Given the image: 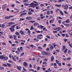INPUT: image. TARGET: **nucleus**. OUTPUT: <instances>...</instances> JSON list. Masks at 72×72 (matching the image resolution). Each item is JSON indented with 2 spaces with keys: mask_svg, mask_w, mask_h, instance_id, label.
Listing matches in <instances>:
<instances>
[{
  "mask_svg": "<svg viewBox=\"0 0 72 72\" xmlns=\"http://www.w3.org/2000/svg\"><path fill=\"white\" fill-rule=\"evenodd\" d=\"M54 56H52L51 57V61L53 62V61L54 60Z\"/></svg>",
  "mask_w": 72,
  "mask_h": 72,
  "instance_id": "obj_15",
  "label": "nucleus"
},
{
  "mask_svg": "<svg viewBox=\"0 0 72 72\" xmlns=\"http://www.w3.org/2000/svg\"><path fill=\"white\" fill-rule=\"evenodd\" d=\"M60 14H61L62 15H64V14H63V12L62 11V10H61L60 11Z\"/></svg>",
  "mask_w": 72,
  "mask_h": 72,
  "instance_id": "obj_18",
  "label": "nucleus"
},
{
  "mask_svg": "<svg viewBox=\"0 0 72 72\" xmlns=\"http://www.w3.org/2000/svg\"><path fill=\"white\" fill-rule=\"evenodd\" d=\"M30 32H31V31L30 30H29L28 32V33H29V35H30V34H31Z\"/></svg>",
  "mask_w": 72,
  "mask_h": 72,
  "instance_id": "obj_50",
  "label": "nucleus"
},
{
  "mask_svg": "<svg viewBox=\"0 0 72 72\" xmlns=\"http://www.w3.org/2000/svg\"><path fill=\"white\" fill-rule=\"evenodd\" d=\"M29 22H30V23H35V21L31 20L29 21Z\"/></svg>",
  "mask_w": 72,
  "mask_h": 72,
  "instance_id": "obj_28",
  "label": "nucleus"
},
{
  "mask_svg": "<svg viewBox=\"0 0 72 72\" xmlns=\"http://www.w3.org/2000/svg\"><path fill=\"white\" fill-rule=\"evenodd\" d=\"M62 6L63 8H64V9L65 10H67L68 9V6L67 4H66V5L63 4L62 5Z\"/></svg>",
  "mask_w": 72,
  "mask_h": 72,
  "instance_id": "obj_4",
  "label": "nucleus"
},
{
  "mask_svg": "<svg viewBox=\"0 0 72 72\" xmlns=\"http://www.w3.org/2000/svg\"><path fill=\"white\" fill-rule=\"evenodd\" d=\"M12 50H16V47H14V48H12Z\"/></svg>",
  "mask_w": 72,
  "mask_h": 72,
  "instance_id": "obj_46",
  "label": "nucleus"
},
{
  "mask_svg": "<svg viewBox=\"0 0 72 72\" xmlns=\"http://www.w3.org/2000/svg\"><path fill=\"white\" fill-rule=\"evenodd\" d=\"M32 65H31V64H30L29 65L30 68H32Z\"/></svg>",
  "mask_w": 72,
  "mask_h": 72,
  "instance_id": "obj_59",
  "label": "nucleus"
},
{
  "mask_svg": "<svg viewBox=\"0 0 72 72\" xmlns=\"http://www.w3.org/2000/svg\"><path fill=\"white\" fill-rule=\"evenodd\" d=\"M39 60H40V58H38V59L37 60V62H38L39 61Z\"/></svg>",
  "mask_w": 72,
  "mask_h": 72,
  "instance_id": "obj_64",
  "label": "nucleus"
},
{
  "mask_svg": "<svg viewBox=\"0 0 72 72\" xmlns=\"http://www.w3.org/2000/svg\"><path fill=\"white\" fill-rule=\"evenodd\" d=\"M56 62L57 64L59 63V61H58V60H56Z\"/></svg>",
  "mask_w": 72,
  "mask_h": 72,
  "instance_id": "obj_41",
  "label": "nucleus"
},
{
  "mask_svg": "<svg viewBox=\"0 0 72 72\" xmlns=\"http://www.w3.org/2000/svg\"><path fill=\"white\" fill-rule=\"evenodd\" d=\"M0 69H4V68L3 67H0Z\"/></svg>",
  "mask_w": 72,
  "mask_h": 72,
  "instance_id": "obj_38",
  "label": "nucleus"
},
{
  "mask_svg": "<svg viewBox=\"0 0 72 72\" xmlns=\"http://www.w3.org/2000/svg\"><path fill=\"white\" fill-rule=\"evenodd\" d=\"M24 4V5H26V6H28V5H29V4H28V3H25Z\"/></svg>",
  "mask_w": 72,
  "mask_h": 72,
  "instance_id": "obj_34",
  "label": "nucleus"
},
{
  "mask_svg": "<svg viewBox=\"0 0 72 72\" xmlns=\"http://www.w3.org/2000/svg\"><path fill=\"white\" fill-rule=\"evenodd\" d=\"M12 59H13V60H14V61H16V60L15 59V58H14V56H13L12 55Z\"/></svg>",
  "mask_w": 72,
  "mask_h": 72,
  "instance_id": "obj_23",
  "label": "nucleus"
},
{
  "mask_svg": "<svg viewBox=\"0 0 72 72\" xmlns=\"http://www.w3.org/2000/svg\"><path fill=\"white\" fill-rule=\"evenodd\" d=\"M50 49H54V48L53 47V46H51L50 47Z\"/></svg>",
  "mask_w": 72,
  "mask_h": 72,
  "instance_id": "obj_33",
  "label": "nucleus"
},
{
  "mask_svg": "<svg viewBox=\"0 0 72 72\" xmlns=\"http://www.w3.org/2000/svg\"><path fill=\"white\" fill-rule=\"evenodd\" d=\"M2 9H3V10H4L6 9V7L5 5H3L2 6Z\"/></svg>",
  "mask_w": 72,
  "mask_h": 72,
  "instance_id": "obj_19",
  "label": "nucleus"
},
{
  "mask_svg": "<svg viewBox=\"0 0 72 72\" xmlns=\"http://www.w3.org/2000/svg\"><path fill=\"white\" fill-rule=\"evenodd\" d=\"M40 28H41V29H42L44 27V26H42L41 25H40Z\"/></svg>",
  "mask_w": 72,
  "mask_h": 72,
  "instance_id": "obj_42",
  "label": "nucleus"
},
{
  "mask_svg": "<svg viewBox=\"0 0 72 72\" xmlns=\"http://www.w3.org/2000/svg\"><path fill=\"white\" fill-rule=\"evenodd\" d=\"M13 17V15H10L8 17L6 16L5 17L4 19H10V18H12Z\"/></svg>",
  "mask_w": 72,
  "mask_h": 72,
  "instance_id": "obj_6",
  "label": "nucleus"
},
{
  "mask_svg": "<svg viewBox=\"0 0 72 72\" xmlns=\"http://www.w3.org/2000/svg\"><path fill=\"white\" fill-rule=\"evenodd\" d=\"M68 50V49H66V50L64 51V53H67V51Z\"/></svg>",
  "mask_w": 72,
  "mask_h": 72,
  "instance_id": "obj_51",
  "label": "nucleus"
},
{
  "mask_svg": "<svg viewBox=\"0 0 72 72\" xmlns=\"http://www.w3.org/2000/svg\"><path fill=\"white\" fill-rule=\"evenodd\" d=\"M58 64L59 66H62V64H61L60 63H59Z\"/></svg>",
  "mask_w": 72,
  "mask_h": 72,
  "instance_id": "obj_61",
  "label": "nucleus"
},
{
  "mask_svg": "<svg viewBox=\"0 0 72 72\" xmlns=\"http://www.w3.org/2000/svg\"><path fill=\"white\" fill-rule=\"evenodd\" d=\"M40 69V67H38L37 68V71H39Z\"/></svg>",
  "mask_w": 72,
  "mask_h": 72,
  "instance_id": "obj_62",
  "label": "nucleus"
},
{
  "mask_svg": "<svg viewBox=\"0 0 72 72\" xmlns=\"http://www.w3.org/2000/svg\"><path fill=\"white\" fill-rule=\"evenodd\" d=\"M46 62H44L43 63V64H44V65H43L42 66V67H45V66H46Z\"/></svg>",
  "mask_w": 72,
  "mask_h": 72,
  "instance_id": "obj_12",
  "label": "nucleus"
},
{
  "mask_svg": "<svg viewBox=\"0 0 72 72\" xmlns=\"http://www.w3.org/2000/svg\"><path fill=\"white\" fill-rule=\"evenodd\" d=\"M71 51L70 50H69L68 51V54H70L71 53Z\"/></svg>",
  "mask_w": 72,
  "mask_h": 72,
  "instance_id": "obj_55",
  "label": "nucleus"
},
{
  "mask_svg": "<svg viewBox=\"0 0 72 72\" xmlns=\"http://www.w3.org/2000/svg\"><path fill=\"white\" fill-rule=\"evenodd\" d=\"M7 65L8 66H9V67H10V66H11V64H9V63H7Z\"/></svg>",
  "mask_w": 72,
  "mask_h": 72,
  "instance_id": "obj_52",
  "label": "nucleus"
},
{
  "mask_svg": "<svg viewBox=\"0 0 72 72\" xmlns=\"http://www.w3.org/2000/svg\"><path fill=\"white\" fill-rule=\"evenodd\" d=\"M0 59H4V60H6L8 59V57L7 56L4 57L3 55H0Z\"/></svg>",
  "mask_w": 72,
  "mask_h": 72,
  "instance_id": "obj_3",
  "label": "nucleus"
},
{
  "mask_svg": "<svg viewBox=\"0 0 72 72\" xmlns=\"http://www.w3.org/2000/svg\"><path fill=\"white\" fill-rule=\"evenodd\" d=\"M38 48L40 50H42V48L41 47H39Z\"/></svg>",
  "mask_w": 72,
  "mask_h": 72,
  "instance_id": "obj_48",
  "label": "nucleus"
},
{
  "mask_svg": "<svg viewBox=\"0 0 72 72\" xmlns=\"http://www.w3.org/2000/svg\"><path fill=\"white\" fill-rule=\"evenodd\" d=\"M67 43H68V44H69V46H70V47L71 48H72V46H71V44H70V41L68 42Z\"/></svg>",
  "mask_w": 72,
  "mask_h": 72,
  "instance_id": "obj_27",
  "label": "nucleus"
},
{
  "mask_svg": "<svg viewBox=\"0 0 72 72\" xmlns=\"http://www.w3.org/2000/svg\"><path fill=\"white\" fill-rule=\"evenodd\" d=\"M61 22H62V20H58V22L59 24H61Z\"/></svg>",
  "mask_w": 72,
  "mask_h": 72,
  "instance_id": "obj_31",
  "label": "nucleus"
},
{
  "mask_svg": "<svg viewBox=\"0 0 72 72\" xmlns=\"http://www.w3.org/2000/svg\"><path fill=\"white\" fill-rule=\"evenodd\" d=\"M44 55H47L49 54V53L48 52H44Z\"/></svg>",
  "mask_w": 72,
  "mask_h": 72,
  "instance_id": "obj_16",
  "label": "nucleus"
},
{
  "mask_svg": "<svg viewBox=\"0 0 72 72\" xmlns=\"http://www.w3.org/2000/svg\"><path fill=\"white\" fill-rule=\"evenodd\" d=\"M64 26H69L70 25L69 24H64Z\"/></svg>",
  "mask_w": 72,
  "mask_h": 72,
  "instance_id": "obj_35",
  "label": "nucleus"
},
{
  "mask_svg": "<svg viewBox=\"0 0 72 72\" xmlns=\"http://www.w3.org/2000/svg\"><path fill=\"white\" fill-rule=\"evenodd\" d=\"M42 37H43L42 35L40 34L38 35L37 38V39L40 40V39H42Z\"/></svg>",
  "mask_w": 72,
  "mask_h": 72,
  "instance_id": "obj_5",
  "label": "nucleus"
},
{
  "mask_svg": "<svg viewBox=\"0 0 72 72\" xmlns=\"http://www.w3.org/2000/svg\"><path fill=\"white\" fill-rule=\"evenodd\" d=\"M32 18L31 17H27L26 18V19H27V20H31L32 19Z\"/></svg>",
  "mask_w": 72,
  "mask_h": 72,
  "instance_id": "obj_7",
  "label": "nucleus"
},
{
  "mask_svg": "<svg viewBox=\"0 0 72 72\" xmlns=\"http://www.w3.org/2000/svg\"><path fill=\"white\" fill-rule=\"evenodd\" d=\"M66 48L65 46H64L62 47V50H66Z\"/></svg>",
  "mask_w": 72,
  "mask_h": 72,
  "instance_id": "obj_20",
  "label": "nucleus"
},
{
  "mask_svg": "<svg viewBox=\"0 0 72 72\" xmlns=\"http://www.w3.org/2000/svg\"><path fill=\"white\" fill-rule=\"evenodd\" d=\"M16 35H19V33H18V32H16V33H15Z\"/></svg>",
  "mask_w": 72,
  "mask_h": 72,
  "instance_id": "obj_44",
  "label": "nucleus"
},
{
  "mask_svg": "<svg viewBox=\"0 0 72 72\" xmlns=\"http://www.w3.org/2000/svg\"><path fill=\"white\" fill-rule=\"evenodd\" d=\"M65 0L66 1L67 3H68V2L67 0H59L57 2L58 3H60L62 2V1H64Z\"/></svg>",
  "mask_w": 72,
  "mask_h": 72,
  "instance_id": "obj_10",
  "label": "nucleus"
},
{
  "mask_svg": "<svg viewBox=\"0 0 72 72\" xmlns=\"http://www.w3.org/2000/svg\"><path fill=\"white\" fill-rule=\"evenodd\" d=\"M5 25L4 24H2V26H1V27H2V28H4L5 27Z\"/></svg>",
  "mask_w": 72,
  "mask_h": 72,
  "instance_id": "obj_30",
  "label": "nucleus"
},
{
  "mask_svg": "<svg viewBox=\"0 0 72 72\" xmlns=\"http://www.w3.org/2000/svg\"><path fill=\"white\" fill-rule=\"evenodd\" d=\"M33 29V26H31V28L30 29V30H32Z\"/></svg>",
  "mask_w": 72,
  "mask_h": 72,
  "instance_id": "obj_37",
  "label": "nucleus"
},
{
  "mask_svg": "<svg viewBox=\"0 0 72 72\" xmlns=\"http://www.w3.org/2000/svg\"><path fill=\"white\" fill-rule=\"evenodd\" d=\"M16 29L17 30H18V29H20V27H19L18 26H17Z\"/></svg>",
  "mask_w": 72,
  "mask_h": 72,
  "instance_id": "obj_43",
  "label": "nucleus"
},
{
  "mask_svg": "<svg viewBox=\"0 0 72 72\" xmlns=\"http://www.w3.org/2000/svg\"><path fill=\"white\" fill-rule=\"evenodd\" d=\"M24 52H22L20 55H21V56H23V55H24Z\"/></svg>",
  "mask_w": 72,
  "mask_h": 72,
  "instance_id": "obj_47",
  "label": "nucleus"
},
{
  "mask_svg": "<svg viewBox=\"0 0 72 72\" xmlns=\"http://www.w3.org/2000/svg\"><path fill=\"white\" fill-rule=\"evenodd\" d=\"M8 42H9L10 44H12V42L10 40H9Z\"/></svg>",
  "mask_w": 72,
  "mask_h": 72,
  "instance_id": "obj_63",
  "label": "nucleus"
},
{
  "mask_svg": "<svg viewBox=\"0 0 72 72\" xmlns=\"http://www.w3.org/2000/svg\"><path fill=\"white\" fill-rule=\"evenodd\" d=\"M58 29L57 28H53V30H55V31H56V30H57Z\"/></svg>",
  "mask_w": 72,
  "mask_h": 72,
  "instance_id": "obj_54",
  "label": "nucleus"
},
{
  "mask_svg": "<svg viewBox=\"0 0 72 72\" xmlns=\"http://www.w3.org/2000/svg\"><path fill=\"white\" fill-rule=\"evenodd\" d=\"M61 10H60V9H57L56 10V12H58L59 11V12H60V11Z\"/></svg>",
  "mask_w": 72,
  "mask_h": 72,
  "instance_id": "obj_22",
  "label": "nucleus"
},
{
  "mask_svg": "<svg viewBox=\"0 0 72 72\" xmlns=\"http://www.w3.org/2000/svg\"><path fill=\"white\" fill-rule=\"evenodd\" d=\"M53 65L54 66H56L55 67V68H57V63H54Z\"/></svg>",
  "mask_w": 72,
  "mask_h": 72,
  "instance_id": "obj_25",
  "label": "nucleus"
},
{
  "mask_svg": "<svg viewBox=\"0 0 72 72\" xmlns=\"http://www.w3.org/2000/svg\"><path fill=\"white\" fill-rule=\"evenodd\" d=\"M19 33H21V35H23L24 34V32L22 30H21L19 32Z\"/></svg>",
  "mask_w": 72,
  "mask_h": 72,
  "instance_id": "obj_9",
  "label": "nucleus"
},
{
  "mask_svg": "<svg viewBox=\"0 0 72 72\" xmlns=\"http://www.w3.org/2000/svg\"><path fill=\"white\" fill-rule=\"evenodd\" d=\"M61 28L60 27L57 28V31H60V29H61Z\"/></svg>",
  "mask_w": 72,
  "mask_h": 72,
  "instance_id": "obj_32",
  "label": "nucleus"
},
{
  "mask_svg": "<svg viewBox=\"0 0 72 72\" xmlns=\"http://www.w3.org/2000/svg\"><path fill=\"white\" fill-rule=\"evenodd\" d=\"M14 39H15V40H17V39H16V36H15V35H14Z\"/></svg>",
  "mask_w": 72,
  "mask_h": 72,
  "instance_id": "obj_53",
  "label": "nucleus"
},
{
  "mask_svg": "<svg viewBox=\"0 0 72 72\" xmlns=\"http://www.w3.org/2000/svg\"><path fill=\"white\" fill-rule=\"evenodd\" d=\"M54 19H52L49 22L50 23H53V22H54Z\"/></svg>",
  "mask_w": 72,
  "mask_h": 72,
  "instance_id": "obj_26",
  "label": "nucleus"
},
{
  "mask_svg": "<svg viewBox=\"0 0 72 72\" xmlns=\"http://www.w3.org/2000/svg\"><path fill=\"white\" fill-rule=\"evenodd\" d=\"M64 12L65 14H67L68 13H67V11H64Z\"/></svg>",
  "mask_w": 72,
  "mask_h": 72,
  "instance_id": "obj_57",
  "label": "nucleus"
},
{
  "mask_svg": "<svg viewBox=\"0 0 72 72\" xmlns=\"http://www.w3.org/2000/svg\"><path fill=\"white\" fill-rule=\"evenodd\" d=\"M65 23H69L70 22V21H69V19H68L66 21H65Z\"/></svg>",
  "mask_w": 72,
  "mask_h": 72,
  "instance_id": "obj_14",
  "label": "nucleus"
},
{
  "mask_svg": "<svg viewBox=\"0 0 72 72\" xmlns=\"http://www.w3.org/2000/svg\"><path fill=\"white\" fill-rule=\"evenodd\" d=\"M8 24H10L11 25H12V24H15V22H8Z\"/></svg>",
  "mask_w": 72,
  "mask_h": 72,
  "instance_id": "obj_13",
  "label": "nucleus"
},
{
  "mask_svg": "<svg viewBox=\"0 0 72 72\" xmlns=\"http://www.w3.org/2000/svg\"><path fill=\"white\" fill-rule=\"evenodd\" d=\"M28 14L29 15H32V13L31 12H29L28 13Z\"/></svg>",
  "mask_w": 72,
  "mask_h": 72,
  "instance_id": "obj_40",
  "label": "nucleus"
},
{
  "mask_svg": "<svg viewBox=\"0 0 72 72\" xmlns=\"http://www.w3.org/2000/svg\"><path fill=\"white\" fill-rule=\"evenodd\" d=\"M64 42H66L67 41V40H68V39H64Z\"/></svg>",
  "mask_w": 72,
  "mask_h": 72,
  "instance_id": "obj_36",
  "label": "nucleus"
},
{
  "mask_svg": "<svg viewBox=\"0 0 72 72\" xmlns=\"http://www.w3.org/2000/svg\"><path fill=\"white\" fill-rule=\"evenodd\" d=\"M46 46V44H44V45L43 46V48H45Z\"/></svg>",
  "mask_w": 72,
  "mask_h": 72,
  "instance_id": "obj_39",
  "label": "nucleus"
},
{
  "mask_svg": "<svg viewBox=\"0 0 72 72\" xmlns=\"http://www.w3.org/2000/svg\"><path fill=\"white\" fill-rule=\"evenodd\" d=\"M8 62L9 63H13V62L12 60H8Z\"/></svg>",
  "mask_w": 72,
  "mask_h": 72,
  "instance_id": "obj_45",
  "label": "nucleus"
},
{
  "mask_svg": "<svg viewBox=\"0 0 72 72\" xmlns=\"http://www.w3.org/2000/svg\"><path fill=\"white\" fill-rule=\"evenodd\" d=\"M47 15H50V11L49 10L47 12Z\"/></svg>",
  "mask_w": 72,
  "mask_h": 72,
  "instance_id": "obj_29",
  "label": "nucleus"
},
{
  "mask_svg": "<svg viewBox=\"0 0 72 72\" xmlns=\"http://www.w3.org/2000/svg\"><path fill=\"white\" fill-rule=\"evenodd\" d=\"M17 68L18 70H19V71H21V69L18 66H17Z\"/></svg>",
  "mask_w": 72,
  "mask_h": 72,
  "instance_id": "obj_24",
  "label": "nucleus"
},
{
  "mask_svg": "<svg viewBox=\"0 0 72 72\" xmlns=\"http://www.w3.org/2000/svg\"><path fill=\"white\" fill-rule=\"evenodd\" d=\"M17 24L14 25L12 26L11 27H12L9 28V30L11 32H13L14 31V30H15L14 29V28H15V26H17Z\"/></svg>",
  "mask_w": 72,
  "mask_h": 72,
  "instance_id": "obj_2",
  "label": "nucleus"
},
{
  "mask_svg": "<svg viewBox=\"0 0 72 72\" xmlns=\"http://www.w3.org/2000/svg\"><path fill=\"white\" fill-rule=\"evenodd\" d=\"M33 2L36 4L34 3H31L30 4H29V5H31L30 6V7H31L32 8H34L35 6H37V5H39V3H38L37 2L35 1H33Z\"/></svg>",
  "mask_w": 72,
  "mask_h": 72,
  "instance_id": "obj_1",
  "label": "nucleus"
},
{
  "mask_svg": "<svg viewBox=\"0 0 72 72\" xmlns=\"http://www.w3.org/2000/svg\"><path fill=\"white\" fill-rule=\"evenodd\" d=\"M45 72H51V70H50V68H49L47 70H45Z\"/></svg>",
  "mask_w": 72,
  "mask_h": 72,
  "instance_id": "obj_11",
  "label": "nucleus"
},
{
  "mask_svg": "<svg viewBox=\"0 0 72 72\" xmlns=\"http://www.w3.org/2000/svg\"><path fill=\"white\" fill-rule=\"evenodd\" d=\"M2 66H4V67H7L8 66H7V65H6V64H3Z\"/></svg>",
  "mask_w": 72,
  "mask_h": 72,
  "instance_id": "obj_58",
  "label": "nucleus"
},
{
  "mask_svg": "<svg viewBox=\"0 0 72 72\" xmlns=\"http://www.w3.org/2000/svg\"><path fill=\"white\" fill-rule=\"evenodd\" d=\"M17 50L18 52H21V50H20L19 48H17Z\"/></svg>",
  "mask_w": 72,
  "mask_h": 72,
  "instance_id": "obj_60",
  "label": "nucleus"
},
{
  "mask_svg": "<svg viewBox=\"0 0 72 72\" xmlns=\"http://www.w3.org/2000/svg\"><path fill=\"white\" fill-rule=\"evenodd\" d=\"M25 19L24 18H20V19L19 20V21L20 22V21H24V20Z\"/></svg>",
  "mask_w": 72,
  "mask_h": 72,
  "instance_id": "obj_21",
  "label": "nucleus"
},
{
  "mask_svg": "<svg viewBox=\"0 0 72 72\" xmlns=\"http://www.w3.org/2000/svg\"><path fill=\"white\" fill-rule=\"evenodd\" d=\"M20 49L21 51H22L23 50V47H21L20 48Z\"/></svg>",
  "mask_w": 72,
  "mask_h": 72,
  "instance_id": "obj_49",
  "label": "nucleus"
},
{
  "mask_svg": "<svg viewBox=\"0 0 72 72\" xmlns=\"http://www.w3.org/2000/svg\"><path fill=\"white\" fill-rule=\"evenodd\" d=\"M37 25L39 26V24L37 22H35L33 24L34 26H37Z\"/></svg>",
  "mask_w": 72,
  "mask_h": 72,
  "instance_id": "obj_17",
  "label": "nucleus"
},
{
  "mask_svg": "<svg viewBox=\"0 0 72 72\" xmlns=\"http://www.w3.org/2000/svg\"><path fill=\"white\" fill-rule=\"evenodd\" d=\"M67 59L68 60H70V59H71V57L68 58Z\"/></svg>",
  "mask_w": 72,
  "mask_h": 72,
  "instance_id": "obj_56",
  "label": "nucleus"
},
{
  "mask_svg": "<svg viewBox=\"0 0 72 72\" xmlns=\"http://www.w3.org/2000/svg\"><path fill=\"white\" fill-rule=\"evenodd\" d=\"M23 65L24 66H25V67H27V66H28V64L26 62H24L23 63Z\"/></svg>",
  "mask_w": 72,
  "mask_h": 72,
  "instance_id": "obj_8",
  "label": "nucleus"
}]
</instances>
